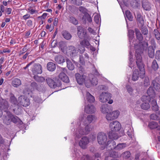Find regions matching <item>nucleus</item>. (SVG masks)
<instances>
[{
  "instance_id": "f257e3e1",
  "label": "nucleus",
  "mask_w": 160,
  "mask_h": 160,
  "mask_svg": "<svg viewBox=\"0 0 160 160\" xmlns=\"http://www.w3.org/2000/svg\"><path fill=\"white\" fill-rule=\"evenodd\" d=\"M140 49L139 48H136L135 56L136 57V63L138 68L142 71V74L140 76L143 78L144 74V65L142 61V57L141 54L143 52V51L146 50L148 46V42H142L139 43Z\"/></svg>"
},
{
  "instance_id": "f03ea898",
  "label": "nucleus",
  "mask_w": 160,
  "mask_h": 160,
  "mask_svg": "<svg viewBox=\"0 0 160 160\" xmlns=\"http://www.w3.org/2000/svg\"><path fill=\"white\" fill-rule=\"evenodd\" d=\"M67 69L64 68L58 67L57 68V72H60L59 75V78L64 82L68 83L69 82V79L67 75L65 73L67 72Z\"/></svg>"
},
{
  "instance_id": "7ed1b4c3",
  "label": "nucleus",
  "mask_w": 160,
  "mask_h": 160,
  "mask_svg": "<svg viewBox=\"0 0 160 160\" xmlns=\"http://www.w3.org/2000/svg\"><path fill=\"white\" fill-rule=\"evenodd\" d=\"M111 94L108 92H102L99 97V100L102 102H105L108 101V103L110 104L113 102L112 100L111 99Z\"/></svg>"
},
{
  "instance_id": "20e7f679",
  "label": "nucleus",
  "mask_w": 160,
  "mask_h": 160,
  "mask_svg": "<svg viewBox=\"0 0 160 160\" xmlns=\"http://www.w3.org/2000/svg\"><path fill=\"white\" fill-rule=\"evenodd\" d=\"M46 81L48 85L51 88L59 87L61 85V81L58 80L54 81L52 79L48 78L46 79Z\"/></svg>"
},
{
  "instance_id": "39448f33",
  "label": "nucleus",
  "mask_w": 160,
  "mask_h": 160,
  "mask_svg": "<svg viewBox=\"0 0 160 160\" xmlns=\"http://www.w3.org/2000/svg\"><path fill=\"white\" fill-rule=\"evenodd\" d=\"M18 104L20 105L26 107L30 104L29 99L24 95H21L18 99Z\"/></svg>"
},
{
  "instance_id": "423d86ee",
  "label": "nucleus",
  "mask_w": 160,
  "mask_h": 160,
  "mask_svg": "<svg viewBox=\"0 0 160 160\" xmlns=\"http://www.w3.org/2000/svg\"><path fill=\"white\" fill-rule=\"evenodd\" d=\"M107 139V135L106 134L102 132H100L98 133L97 140L99 144H106Z\"/></svg>"
},
{
  "instance_id": "0eeeda50",
  "label": "nucleus",
  "mask_w": 160,
  "mask_h": 160,
  "mask_svg": "<svg viewBox=\"0 0 160 160\" xmlns=\"http://www.w3.org/2000/svg\"><path fill=\"white\" fill-rule=\"evenodd\" d=\"M77 34L80 39L88 38L86 29L81 26H78L77 28Z\"/></svg>"
},
{
  "instance_id": "6e6552de",
  "label": "nucleus",
  "mask_w": 160,
  "mask_h": 160,
  "mask_svg": "<svg viewBox=\"0 0 160 160\" xmlns=\"http://www.w3.org/2000/svg\"><path fill=\"white\" fill-rule=\"evenodd\" d=\"M110 128L112 132H117L121 129V126L120 123L117 121H115L110 123Z\"/></svg>"
},
{
  "instance_id": "1a4fd4ad",
  "label": "nucleus",
  "mask_w": 160,
  "mask_h": 160,
  "mask_svg": "<svg viewBox=\"0 0 160 160\" xmlns=\"http://www.w3.org/2000/svg\"><path fill=\"white\" fill-rule=\"evenodd\" d=\"M119 114V112L118 110L114 111L112 112L107 113L106 115V118L108 120H112L116 119Z\"/></svg>"
},
{
  "instance_id": "9d476101",
  "label": "nucleus",
  "mask_w": 160,
  "mask_h": 160,
  "mask_svg": "<svg viewBox=\"0 0 160 160\" xmlns=\"http://www.w3.org/2000/svg\"><path fill=\"white\" fill-rule=\"evenodd\" d=\"M8 107V102L6 100L2 99L0 102V117L2 116V114L1 110H4L5 112L8 111L7 110Z\"/></svg>"
},
{
  "instance_id": "9b49d317",
  "label": "nucleus",
  "mask_w": 160,
  "mask_h": 160,
  "mask_svg": "<svg viewBox=\"0 0 160 160\" xmlns=\"http://www.w3.org/2000/svg\"><path fill=\"white\" fill-rule=\"evenodd\" d=\"M32 71L35 75L41 74L42 72L41 65L39 63L34 64L32 68Z\"/></svg>"
},
{
  "instance_id": "f8f14e48",
  "label": "nucleus",
  "mask_w": 160,
  "mask_h": 160,
  "mask_svg": "<svg viewBox=\"0 0 160 160\" xmlns=\"http://www.w3.org/2000/svg\"><path fill=\"white\" fill-rule=\"evenodd\" d=\"M140 72H139V71L137 69H135L133 72L132 77V80L134 81H136L138 80V79L139 76H140V78H144L145 77V71H144V76L143 78H142L140 75H141L142 74V71H140V70L139 69Z\"/></svg>"
},
{
  "instance_id": "ddd939ff",
  "label": "nucleus",
  "mask_w": 160,
  "mask_h": 160,
  "mask_svg": "<svg viewBox=\"0 0 160 160\" xmlns=\"http://www.w3.org/2000/svg\"><path fill=\"white\" fill-rule=\"evenodd\" d=\"M77 83L79 85H82L85 82L86 76L84 75H81L78 73L75 75Z\"/></svg>"
},
{
  "instance_id": "4468645a",
  "label": "nucleus",
  "mask_w": 160,
  "mask_h": 160,
  "mask_svg": "<svg viewBox=\"0 0 160 160\" xmlns=\"http://www.w3.org/2000/svg\"><path fill=\"white\" fill-rule=\"evenodd\" d=\"M67 51L71 57H75L77 55L78 53L76 48L72 46H68Z\"/></svg>"
},
{
  "instance_id": "2eb2a0df",
  "label": "nucleus",
  "mask_w": 160,
  "mask_h": 160,
  "mask_svg": "<svg viewBox=\"0 0 160 160\" xmlns=\"http://www.w3.org/2000/svg\"><path fill=\"white\" fill-rule=\"evenodd\" d=\"M89 139L86 137H83L79 142V145L82 148L85 149L89 143Z\"/></svg>"
},
{
  "instance_id": "dca6fc26",
  "label": "nucleus",
  "mask_w": 160,
  "mask_h": 160,
  "mask_svg": "<svg viewBox=\"0 0 160 160\" xmlns=\"http://www.w3.org/2000/svg\"><path fill=\"white\" fill-rule=\"evenodd\" d=\"M106 145V148L108 150L115 149L116 148V143L113 140L108 141Z\"/></svg>"
},
{
  "instance_id": "f3484780",
  "label": "nucleus",
  "mask_w": 160,
  "mask_h": 160,
  "mask_svg": "<svg viewBox=\"0 0 160 160\" xmlns=\"http://www.w3.org/2000/svg\"><path fill=\"white\" fill-rule=\"evenodd\" d=\"M85 112L88 114L94 113L96 111L94 107L91 104H88L85 107Z\"/></svg>"
},
{
  "instance_id": "a211bd4d",
  "label": "nucleus",
  "mask_w": 160,
  "mask_h": 160,
  "mask_svg": "<svg viewBox=\"0 0 160 160\" xmlns=\"http://www.w3.org/2000/svg\"><path fill=\"white\" fill-rule=\"evenodd\" d=\"M142 7L144 10L149 11L151 9V4L148 0H143L142 1Z\"/></svg>"
},
{
  "instance_id": "6ab92c4d",
  "label": "nucleus",
  "mask_w": 160,
  "mask_h": 160,
  "mask_svg": "<svg viewBox=\"0 0 160 160\" xmlns=\"http://www.w3.org/2000/svg\"><path fill=\"white\" fill-rule=\"evenodd\" d=\"M6 112V115H4L3 116V121L5 123H7L8 122L11 121V117L12 116V115L10 112L8 111Z\"/></svg>"
},
{
  "instance_id": "aec40b11",
  "label": "nucleus",
  "mask_w": 160,
  "mask_h": 160,
  "mask_svg": "<svg viewBox=\"0 0 160 160\" xmlns=\"http://www.w3.org/2000/svg\"><path fill=\"white\" fill-rule=\"evenodd\" d=\"M147 93L148 95L152 99L154 98L155 97L156 95L155 91L153 88L151 86L148 89Z\"/></svg>"
},
{
  "instance_id": "412c9836",
  "label": "nucleus",
  "mask_w": 160,
  "mask_h": 160,
  "mask_svg": "<svg viewBox=\"0 0 160 160\" xmlns=\"http://www.w3.org/2000/svg\"><path fill=\"white\" fill-rule=\"evenodd\" d=\"M47 68L48 71L52 72L55 70L56 65L55 63L52 62H49L47 64Z\"/></svg>"
},
{
  "instance_id": "4be33fe9",
  "label": "nucleus",
  "mask_w": 160,
  "mask_h": 160,
  "mask_svg": "<svg viewBox=\"0 0 160 160\" xmlns=\"http://www.w3.org/2000/svg\"><path fill=\"white\" fill-rule=\"evenodd\" d=\"M134 31L137 39L140 41H142L143 38L140 30L136 28L134 29Z\"/></svg>"
},
{
  "instance_id": "5701e85b",
  "label": "nucleus",
  "mask_w": 160,
  "mask_h": 160,
  "mask_svg": "<svg viewBox=\"0 0 160 160\" xmlns=\"http://www.w3.org/2000/svg\"><path fill=\"white\" fill-rule=\"evenodd\" d=\"M96 119V118L94 115H88L87 118V122L84 123L85 124H89L92 122L95 121Z\"/></svg>"
},
{
  "instance_id": "b1692460",
  "label": "nucleus",
  "mask_w": 160,
  "mask_h": 160,
  "mask_svg": "<svg viewBox=\"0 0 160 160\" xmlns=\"http://www.w3.org/2000/svg\"><path fill=\"white\" fill-rule=\"evenodd\" d=\"M54 59L56 62L58 64L62 63L65 62L64 57L61 55L56 56Z\"/></svg>"
},
{
  "instance_id": "393cba45",
  "label": "nucleus",
  "mask_w": 160,
  "mask_h": 160,
  "mask_svg": "<svg viewBox=\"0 0 160 160\" xmlns=\"http://www.w3.org/2000/svg\"><path fill=\"white\" fill-rule=\"evenodd\" d=\"M21 84V80L18 78H15L14 79L12 82V85L14 87L17 88Z\"/></svg>"
},
{
  "instance_id": "a878e982",
  "label": "nucleus",
  "mask_w": 160,
  "mask_h": 160,
  "mask_svg": "<svg viewBox=\"0 0 160 160\" xmlns=\"http://www.w3.org/2000/svg\"><path fill=\"white\" fill-rule=\"evenodd\" d=\"M109 106L108 104H103L101 107V112L103 113H107L109 111Z\"/></svg>"
},
{
  "instance_id": "bb28decb",
  "label": "nucleus",
  "mask_w": 160,
  "mask_h": 160,
  "mask_svg": "<svg viewBox=\"0 0 160 160\" xmlns=\"http://www.w3.org/2000/svg\"><path fill=\"white\" fill-rule=\"evenodd\" d=\"M154 48L152 46H150L148 47V54L149 57L150 58H153L154 56Z\"/></svg>"
},
{
  "instance_id": "cd10ccee",
  "label": "nucleus",
  "mask_w": 160,
  "mask_h": 160,
  "mask_svg": "<svg viewBox=\"0 0 160 160\" xmlns=\"http://www.w3.org/2000/svg\"><path fill=\"white\" fill-rule=\"evenodd\" d=\"M86 98L88 101L92 103L94 102L95 100L94 97L89 92H87L86 93Z\"/></svg>"
},
{
  "instance_id": "c85d7f7f",
  "label": "nucleus",
  "mask_w": 160,
  "mask_h": 160,
  "mask_svg": "<svg viewBox=\"0 0 160 160\" xmlns=\"http://www.w3.org/2000/svg\"><path fill=\"white\" fill-rule=\"evenodd\" d=\"M62 33L63 38L67 40H69L72 37L71 34L66 31H63Z\"/></svg>"
},
{
  "instance_id": "c756f323",
  "label": "nucleus",
  "mask_w": 160,
  "mask_h": 160,
  "mask_svg": "<svg viewBox=\"0 0 160 160\" xmlns=\"http://www.w3.org/2000/svg\"><path fill=\"white\" fill-rule=\"evenodd\" d=\"M112 131L110 132L108 135L109 137L111 139L117 140L119 138V136L116 133Z\"/></svg>"
},
{
  "instance_id": "7c9ffc66",
  "label": "nucleus",
  "mask_w": 160,
  "mask_h": 160,
  "mask_svg": "<svg viewBox=\"0 0 160 160\" xmlns=\"http://www.w3.org/2000/svg\"><path fill=\"white\" fill-rule=\"evenodd\" d=\"M67 67L70 70H73L74 68V66L71 61L69 59H66Z\"/></svg>"
},
{
  "instance_id": "2f4dec72",
  "label": "nucleus",
  "mask_w": 160,
  "mask_h": 160,
  "mask_svg": "<svg viewBox=\"0 0 160 160\" xmlns=\"http://www.w3.org/2000/svg\"><path fill=\"white\" fill-rule=\"evenodd\" d=\"M126 147L125 143H120L116 146L115 150H120L125 148Z\"/></svg>"
},
{
  "instance_id": "473e14b6",
  "label": "nucleus",
  "mask_w": 160,
  "mask_h": 160,
  "mask_svg": "<svg viewBox=\"0 0 160 160\" xmlns=\"http://www.w3.org/2000/svg\"><path fill=\"white\" fill-rule=\"evenodd\" d=\"M137 19L140 24L141 26H143L144 24V20L143 19L141 15L139 13H138L137 15Z\"/></svg>"
},
{
  "instance_id": "72a5a7b5",
  "label": "nucleus",
  "mask_w": 160,
  "mask_h": 160,
  "mask_svg": "<svg viewBox=\"0 0 160 160\" xmlns=\"http://www.w3.org/2000/svg\"><path fill=\"white\" fill-rule=\"evenodd\" d=\"M152 85L157 91H159L160 90V84L157 82L155 80L152 81Z\"/></svg>"
},
{
  "instance_id": "f704fd0d",
  "label": "nucleus",
  "mask_w": 160,
  "mask_h": 160,
  "mask_svg": "<svg viewBox=\"0 0 160 160\" xmlns=\"http://www.w3.org/2000/svg\"><path fill=\"white\" fill-rule=\"evenodd\" d=\"M69 20L70 22L75 25L78 24V21L74 17L70 16H69Z\"/></svg>"
},
{
  "instance_id": "c9c22d12",
  "label": "nucleus",
  "mask_w": 160,
  "mask_h": 160,
  "mask_svg": "<svg viewBox=\"0 0 160 160\" xmlns=\"http://www.w3.org/2000/svg\"><path fill=\"white\" fill-rule=\"evenodd\" d=\"M153 34L157 40H160V33L158 29H155L153 32Z\"/></svg>"
},
{
  "instance_id": "e433bc0d",
  "label": "nucleus",
  "mask_w": 160,
  "mask_h": 160,
  "mask_svg": "<svg viewBox=\"0 0 160 160\" xmlns=\"http://www.w3.org/2000/svg\"><path fill=\"white\" fill-rule=\"evenodd\" d=\"M160 118V112L158 113H157V114L153 113L150 115V118L154 120H158Z\"/></svg>"
},
{
  "instance_id": "4c0bfd02",
  "label": "nucleus",
  "mask_w": 160,
  "mask_h": 160,
  "mask_svg": "<svg viewBox=\"0 0 160 160\" xmlns=\"http://www.w3.org/2000/svg\"><path fill=\"white\" fill-rule=\"evenodd\" d=\"M33 78L35 81L39 82H42L45 80L44 78L43 77H39L37 75H35L33 76Z\"/></svg>"
},
{
  "instance_id": "58836bf2",
  "label": "nucleus",
  "mask_w": 160,
  "mask_h": 160,
  "mask_svg": "<svg viewBox=\"0 0 160 160\" xmlns=\"http://www.w3.org/2000/svg\"><path fill=\"white\" fill-rule=\"evenodd\" d=\"M80 44L81 46L83 47L84 48H85V47L87 48L90 45V44L88 41L86 39H84L80 42Z\"/></svg>"
},
{
  "instance_id": "ea45409f",
  "label": "nucleus",
  "mask_w": 160,
  "mask_h": 160,
  "mask_svg": "<svg viewBox=\"0 0 160 160\" xmlns=\"http://www.w3.org/2000/svg\"><path fill=\"white\" fill-rule=\"evenodd\" d=\"M157 123L155 121H153L150 122L148 126L151 129H154L158 127Z\"/></svg>"
},
{
  "instance_id": "a19ab883",
  "label": "nucleus",
  "mask_w": 160,
  "mask_h": 160,
  "mask_svg": "<svg viewBox=\"0 0 160 160\" xmlns=\"http://www.w3.org/2000/svg\"><path fill=\"white\" fill-rule=\"evenodd\" d=\"M142 33L145 35H147L148 33V30L147 28L146 27H143V26H141L140 29Z\"/></svg>"
},
{
  "instance_id": "79ce46f5",
  "label": "nucleus",
  "mask_w": 160,
  "mask_h": 160,
  "mask_svg": "<svg viewBox=\"0 0 160 160\" xmlns=\"http://www.w3.org/2000/svg\"><path fill=\"white\" fill-rule=\"evenodd\" d=\"M152 98H151L148 95H144L142 96L141 98V100L143 102H150V100H152Z\"/></svg>"
},
{
  "instance_id": "37998d69",
  "label": "nucleus",
  "mask_w": 160,
  "mask_h": 160,
  "mask_svg": "<svg viewBox=\"0 0 160 160\" xmlns=\"http://www.w3.org/2000/svg\"><path fill=\"white\" fill-rule=\"evenodd\" d=\"M130 3L134 7L138 8L139 6V3L137 0H130Z\"/></svg>"
},
{
  "instance_id": "c03bdc74",
  "label": "nucleus",
  "mask_w": 160,
  "mask_h": 160,
  "mask_svg": "<svg viewBox=\"0 0 160 160\" xmlns=\"http://www.w3.org/2000/svg\"><path fill=\"white\" fill-rule=\"evenodd\" d=\"M150 84L149 79L148 77H146L143 80V85L144 87H148Z\"/></svg>"
},
{
  "instance_id": "a18cd8bd",
  "label": "nucleus",
  "mask_w": 160,
  "mask_h": 160,
  "mask_svg": "<svg viewBox=\"0 0 160 160\" xmlns=\"http://www.w3.org/2000/svg\"><path fill=\"white\" fill-rule=\"evenodd\" d=\"M141 108L144 110H147L150 107L149 104L147 102H143L141 105Z\"/></svg>"
},
{
  "instance_id": "49530a36",
  "label": "nucleus",
  "mask_w": 160,
  "mask_h": 160,
  "mask_svg": "<svg viewBox=\"0 0 160 160\" xmlns=\"http://www.w3.org/2000/svg\"><path fill=\"white\" fill-rule=\"evenodd\" d=\"M125 14L126 17L130 21H132L133 17L132 15L130 12L129 11H126V12Z\"/></svg>"
},
{
  "instance_id": "de8ad7c7",
  "label": "nucleus",
  "mask_w": 160,
  "mask_h": 160,
  "mask_svg": "<svg viewBox=\"0 0 160 160\" xmlns=\"http://www.w3.org/2000/svg\"><path fill=\"white\" fill-rule=\"evenodd\" d=\"M152 68L154 70H156L158 68V66L156 61L154 60L152 62Z\"/></svg>"
},
{
  "instance_id": "09e8293b",
  "label": "nucleus",
  "mask_w": 160,
  "mask_h": 160,
  "mask_svg": "<svg viewBox=\"0 0 160 160\" xmlns=\"http://www.w3.org/2000/svg\"><path fill=\"white\" fill-rule=\"evenodd\" d=\"M78 133H78H77L76 135V137L78 138H80L82 135H83L84 134H87V133H86V132H84L83 131V129L82 128H80L79 129Z\"/></svg>"
},
{
  "instance_id": "8fccbe9b",
  "label": "nucleus",
  "mask_w": 160,
  "mask_h": 160,
  "mask_svg": "<svg viewBox=\"0 0 160 160\" xmlns=\"http://www.w3.org/2000/svg\"><path fill=\"white\" fill-rule=\"evenodd\" d=\"M20 119L17 116L12 115V116L11 117V121L14 123H16L20 121Z\"/></svg>"
},
{
  "instance_id": "3c124183",
  "label": "nucleus",
  "mask_w": 160,
  "mask_h": 160,
  "mask_svg": "<svg viewBox=\"0 0 160 160\" xmlns=\"http://www.w3.org/2000/svg\"><path fill=\"white\" fill-rule=\"evenodd\" d=\"M84 18L87 19V21L89 22L90 23L92 22V18L89 14L88 13H86L82 17V19H83Z\"/></svg>"
},
{
  "instance_id": "603ef678",
  "label": "nucleus",
  "mask_w": 160,
  "mask_h": 160,
  "mask_svg": "<svg viewBox=\"0 0 160 160\" xmlns=\"http://www.w3.org/2000/svg\"><path fill=\"white\" fill-rule=\"evenodd\" d=\"M109 155L110 157L116 158L118 157V154L115 151H111L109 152Z\"/></svg>"
},
{
  "instance_id": "864d4df0",
  "label": "nucleus",
  "mask_w": 160,
  "mask_h": 160,
  "mask_svg": "<svg viewBox=\"0 0 160 160\" xmlns=\"http://www.w3.org/2000/svg\"><path fill=\"white\" fill-rule=\"evenodd\" d=\"M10 102L13 104L16 105L17 104L18 101L17 98L14 97V96H12L10 98Z\"/></svg>"
},
{
  "instance_id": "5fc2aeb1",
  "label": "nucleus",
  "mask_w": 160,
  "mask_h": 160,
  "mask_svg": "<svg viewBox=\"0 0 160 160\" xmlns=\"http://www.w3.org/2000/svg\"><path fill=\"white\" fill-rule=\"evenodd\" d=\"M91 83L92 84L93 86H96L98 83V81L97 78L95 77H93L92 80L90 81Z\"/></svg>"
},
{
  "instance_id": "6e6d98bb",
  "label": "nucleus",
  "mask_w": 160,
  "mask_h": 160,
  "mask_svg": "<svg viewBox=\"0 0 160 160\" xmlns=\"http://www.w3.org/2000/svg\"><path fill=\"white\" fill-rule=\"evenodd\" d=\"M122 155L123 158L127 159L130 157L131 153L129 151H126L123 152L122 154Z\"/></svg>"
},
{
  "instance_id": "4d7b16f0",
  "label": "nucleus",
  "mask_w": 160,
  "mask_h": 160,
  "mask_svg": "<svg viewBox=\"0 0 160 160\" xmlns=\"http://www.w3.org/2000/svg\"><path fill=\"white\" fill-rule=\"evenodd\" d=\"M28 46V44H26L24 46V47L22 49V50L20 51L19 52V56H20L22 54H24L25 52H26L28 50V48H27V46Z\"/></svg>"
},
{
  "instance_id": "13d9d810",
  "label": "nucleus",
  "mask_w": 160,
  "mask_h": 160,
  "mask_svg": "<svg viewBox=\"0 0 160 160\" xmlns=\"http://www.w3.org/2000/svg\"><path fill=\"white\" fill-rule=\"evenodd\" d=\"M78 9L80 12L84 14V15L87 13V9L83 7L80 6L78 8Z\"/></svg>"
},
{
  "instance_id": "bf43d9fd",
  "label": "nucleus",
  "mask_w": 160,
  "mask_h": 160,
  "mask_svg": "<svg viewBox=\"0 0 160 160\" xmlns=\"http://www.w3.org/2000/svg\"><path fill=\"white\" fill-rule=\"evenodd\" d=\"M66 47V44L63 41H61L60 42H59V48L61 49V50H64Z\"/></svg>"
},
{
  "instance_id": "052dcab7",
  "label": "nucleus",
  "mask_w": 160,
  "mask_h": 160,
  "mask_svg": "<svg viewBox=\"0 0 160 160\" xmlns=\"http://www.w3.org/2000/svg\"><path fill=\"white\" fill-rule=\"evenodd\" d=\"M129 40L130 42H131V40H132L133 38L134 32L132 30H129L128 31Z\"/></svg>"
},
{
  "instance_id": "680f3d73",
  "label": "nucleus",
  "mask_w": 160,
  "mask_h": 160,
  "mask_svg": "<svg viewBox=\"0 0 160 160\" xmlns=\"http://www.w3.org/2000/svg\"><path fill=\"white\" fill-rule=\"evenodd\" d=\"M150 43L151 44L150 46H153V48H155L156 47L157 44L156 43L155 41L154 38H152L150 41Z\"/></svg>"
},
{
  "instance_id": "e2e57ef3",
  "label": "nucleus",
  "mask_w": 160,
  "mask_h": 160,
  "mask_svg": "<svg viewBox=\"0 0 160 160\" xmlns=\"http://www.w3.org/2000/svg\"><path fill=\"white\" fill-rule=\"evenodd\" d=\"M98 89L100 91H105L108 89V87L105 86L101 85L98 86Z\"/></svg>"
},
{
  "instance_id": "0e129e2a",
  "label": "nucleus",
  "mask_w": 160,
  "mask_h": 160,
  "mask_svg": "<svg viewBox=\"0 0 160 160\" xmlns=\"http://www.w3.org/2000/svg\"><path fill=\"white\" fill-rule=\"evenodd\" d=\"M27 10L28 11V12L32 15L34 14L36 12H37L35 9L32 8L31 7H29Z\"/></svg>"
},
{
  "instance_id": "69168bd1",
  "label": "nucleus",
  "mask_w": 160,
  "mask_h": 160,
  "mask_svg": "<svg viewBox=\"0 0 160 160\" xmlns=\"http://www.w3.org/2000/svg\"><path fill=\"white\" fill-rule=\"evenodd\" d=\"M126 88L128 93L131 94L133 91L132 88L129 85H126Z\"/></svg>"
},
{
  "instance_id": "338daca9",
  "label": "nucleus",
  "mask_w": 160,
  "mask_h": 160,
  "mask_svg": "<svg viewBox=\"0 0 160 160\" xmlns=\"http://www.w3.org/2000/svg\"><path fill=\"white\" fill-rule=\"evenodd\" d=\"M155 58L157 60H160V50H158L156 52Z\"/></svg>"
},
{
  "instance_id": "774afa93",
  "label": "nucleus",
  "mask_w": 160,
  "mask_h": 160,
  "mask_svg": "<svg viewBox=\"0 0 160 160\" xmlns=\"http://www.w3.org/2000/svg\"><path fill=\"white\" fill-rule=\"evenodd\" d=\"M79 61L82 64H83L85 63L84 58L82 55H80Z\"/></svg>"
}]
</instances>
